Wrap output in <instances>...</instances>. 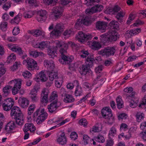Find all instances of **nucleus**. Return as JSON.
<instances>
[{
    "mask_svg": "<svg viewBox=\"0 0 146 146\" xmlns=\"http://www.w3.org/2000/svg\"><path fill=\"white\" fill-rule=\"evenodd\" d=\"M11 115L12 118L15 120L17 124L19 125H23L24 123L23 115L19 108L14 107L11 110Z\"/></svg>",
    "mask_w": 146,
    "mask_h": 146,
    "instance_id": "nucleus-1",
    "label": "nucleus"
},
{
    "mask_svg": "<svg viewBox=\"0 0 146 146\" xmlns=\"http://www.w3.org/2000/svg\"><path fill=\"white\" fill-rule=\"evenodd\" d=\"M100 0H85L86 2L85 4L88 6L95 5L90 9H87L86 12V13L89 14H93L97 12H100L103 9L102 5L95 4L96 2L98 3Z\"/></svg>",
    "mask_w": 146,
    "mask_h": 146,
    "instance_id": "nucleus-2",
    "label": "nucleus"
},
{
    "mask_svg": "<svg viewBox=\"0 0 146 146\" xmlns=\"http://www.w3.org/2000/svg\"><path fill=\"white\" fill-rule=\"evenodd\" d=\"M68 47L66 48L62 47L60 48V52L61 54V58L59 59V62L63 64H69L73 60L72 56H69L67 55V49Z\"/></svg>",
    "mask_w": 146,
    "mask_h": 146,
    "instance_id": "nucleus-3",
    "label": "nucleus"
},
{
    "mask_svg": "<svg viewBox=\"0 0 146 146\" xmlns=\"http://www.w3.org/2000/svg\"><path fill=\"white\" fill-rule=\"evenodd\" d=\"M103 117L107 119L108 124L111 125L114 121L111 109L109 107H106L102 109L101 111Z\"/></svg>",
    "mask_w": 146,
    "mask_h": 146,
    "instance_id": "nucleus-4",
    "label": "nucleus"
},
{
    "mask_svg": "<svg viewBox=\"0 0 146 146\" xmlns=\"http://www.w3.org/2000/svg\"><path fill=\"white\" fill-rule=\"evenodd\" d=\"M39 114L36 119V122L38 124H41L46 119L47 117V113L44 112V109H39L34 113L33 117H35Z\"/></svg>",
    "mask_w": 146,
    "mask_h": 146,
    "instance_id": "nucleus-5",
    "label": "nucleus"
},
{
    "mask_svg": "<svg viewBox=\"0 0 146 146\" xmlns=\"http://www.w3.org/2000/svg\"><path fill=\"white\" fill-rule=\"evenodd\" d=\"M116 51L114 46L105 47L98 52V54L101 56L107 58L114 55Z\"/></svg>",
    "mask_w": 146,
    "mask_h": 146,
    "instance_id": "nucleus-6",
    "label": "nucleus"
},
{
    "mask_svg": "<svg viewBox=\"0 0 146 146\" xmlns=\"http://www.w3.org/2000/svg\"><path fill=\"white\" fill-rule=\"evenodd\" d=\"M119 36L118 33L116 32L113 35H110L109 36H106L105 34H104L100 36V40L103 43L115 41L119 38Z\"/></svg>",
    "mask_w": 146,
    "mask_h": 146,
    "instance_id": "nucleus-7",
    "label": "nucleus"
},
{
    "mask_svg": "<svg viewBox=\"0 0 146 146\" xmlns=\"http://www.w3.org/2000/svg\"><path fill=\"white\" fill-rule=\"evenodd\" d=\"M27 63V66L28 69L30 70L34 69H38L37 64L34 60L29 58H27L26 59L24 60L23 62V64Z\"/></svg>",
    "mask_w": 146,
    "mask_h": 146,
    "instance_id": "nucleus-8",
    "label": "nucleus"
},
{
    "mask_svg": "<svg viewBox=\"0 0 146 146\" xmlns=\"http://www.w3.org/2000/svg\"><path fill=\"white\" fill-rule=\"evenodd\" d=\"M13 100L12 98H8L3 102L2 107L3 110L8 111L11 110L14 105Z\"/></svg>",
    "mask_w": 146,
    "mask_h": 146,
    "instance_id": "nucleus-9",
    "label": "nucleus"
},
{
    "mask_svg": "<svg viewBox=\"0 0 146 146\" xmlns=\"http://www.w3.org/2000/svg\"><path fill=\"white\" fill-rule=\"evenodd\" d=\"M92 38L90 35L85 34L82 31H79L76 36V38L81 42H83L86 40L90 39Z\"/></svg>",
    "mask_w": 146,
    "mask_h": 146,
    "instance_id": "nucleus-10",
    "label": "nucleus"
},
{
    "mask_svg": "<svg viewBox=\"0 0 146 146\" xmlns=\"http://www.w3.org/2000/svg\"><path fill=\"white\" fill-rule=\"evenodd\" d=\"M64 30V26L62 24L60 23L58 24L55 26L54 30L50 33L51 36H60L61 33Z\"/></svg>",
    "mask_w": 146,
    "mask_h": 146,
    "instance_id": "nucleus-11",
    "label": "nucleus"
},
{
    "mask_svg": "<svg viewBox=\"0 0 146 146\" xmlns=\"http://www.w3.org/2000/svg\"><path fill=\"white\" fill-rule=\"evenodd\" d=\"M61 105V103L58 101H53L48 106L49 111L51 113H55L56 110Z\"/></svg>",
    "mask_w": 146,
    "mask_h": 146,
    "instance_id": "nucleus-12",
    "label": "nucleus"
},
{
    "mask_svg": "<svg viewBox=\"0 0 146 146\" xmlns=\"http://www.w3.org/2000/svg\"><path fill=\"white\" fill-rule=\"evenodd\" d=\"M90 68L87 65H82L79 67V71L82 75H85L88 74L89 75L92 74V72Z\"/></svg>",
    "mask_w": 146,
    "mask_h": 146,
    "instance_id": "nucleus-13",
    "label": "nucleus"
},
{
    "mask_svg": "<svg viewBox=\"0 0 146 146\" xmlns=\"http://www.w3.org/2000/svg\"><path fill=\"white\" fill-rule=\"evenodd\" d=\"M11 50L13 51L17 52L23 59H24L27 57V54L24 52L21 48L20 47L13 46L11 48Z\"/></svg>",
    "mask_w": 146,
    "mask_h": 146,
    "instance_id": "nucleus-14",
    "label": "nucleus"
},
{
    "mask_svg": "<svg viewBox=\"0 0 146 146\" xmlns=\"http://www.w3.org/2000/svg\"><path fill=\"white\" fill-rule=\"evenodd\" d=\"M52 10L55 19H57L60 17L62 11V7L59 6L54 7Z\"/></svg>",
    "mask_w": 146,
    "mask_h": 146,
    "instance_id": "nucleus-15",
    "label": "nucleus"
},
{
    "mask_svg": "<svg viewBox=\"0 0 146 146\" xmlns=\"http://www.w3.org/2000/svg\"><path fill=\"white\" fill-rule=\"evenodd\" d=\"M49 92L46 89H44L42 91L40 98V102L42 103H46L48 102V96Z\"/></svg>",
    "mask_w": 146,
    "mask_h": 146,
    "instance_id": "nucleus-16",
    "label": "nucleus"
},
{
    "mask_svg": "<svg viewBox=\"0 0 146 146\" xmlns=\"http://www.w3.org/2000/svg\"><path fill=\"white\" fill-rule=\"evenodd\" d=\"M96 19V17H93L90 16L84 17L82 19L83 24L86 25H90Z\"/></svg>",
    "mask_w": 146,
    "mask_h": 146,
    "instance_id": "nucleus-17",
    "label": "nucleus"
},
{
    "mask_svg": "<svg viewBox=\"0 0 146 146\" xmlns=\"http://www.w3.org/2000/svg\"><path fill=\"white\" fill-rule=\"evenodd\" d=\"M47 12L45 10H40L38 12L37 20L38 22L44 21L47 17Z\"/></svg>",
    "mask_w": 146,
    "mask_h": 146,
    "instance_id": "nucleus-18",
    "label": "nucleus"
},
{
    "mask_svg": "<svg viewBox=\"0 0 146 146\" xmlns=\"http://www.w3.org/2000/svg\"><path fill=\"white\" fill-rule=\"evenodd\" d=\"M108 24L104 22L98 21L96 24V28L102 32H105Z\"/></svg>",
    "mask_w": 146,
    "mask_h": 146,
    "instance_id": "nucleus-19",
    "label": "nucleus"
},
{
    "mask_svg": "<svg viewBox=\"0 0 146 146\" xmlns=\"http://www.w3.org/2000/svg\"><path fill=\"white\" fill-rule=\"evenodd\" d=\"M37 92L36 89L35 88L31 91L29 94L30 98L32 101L33 102H36L39 100V98L37 96Z\"/></svg>",
    "mask_w": 146,
    "mask_h": 146,
    "instance_id": "nucleus-20",
    "label": "nucleus"
},
{
    "mask_svg": "<svg viewBox=\"0 0 146 146\" xmlns=\"http://www.w3.org/2000/svg\"><path fill=\"white\" fill-rule=\"evenodd\" d=\"M18 82L15 83L14 87L12 90V92L13 94L15 95L19 91V90L21 88V85L23 80L22 79H19L17 80Z\"/></svg>",
    "mask_w": 146,
    "mask_h": 146,
    "instance_id": "nucleus-21",
    "label": "nucleus"
},
{
    "mask_svg": "<svg viewBox=\"0 0 146 146\" xmlns=\"http://www.w3.org/2000/svg\"><path fill=\"white\" fill-rule=\"evenodd\" d=\"M36 130V127L32 123H26L23 130L24 132H27L28 131H30L31 132L34 133Z\"/></svg>",
    "mask_w": 146,
    "mask_h": 146,
    "instance_id": "nucleus-22",
    "label": "nucleus"
},
{
    "mask_svg": "<svg viewBox=\"0 0 146 146\" xmlns=\"http://www.w3.org/2000/svg\"><path fill=\"white\" fill-rule=\"evenodd\" d=\"M44 63L45 67L47 68L49 71H51L53 70L55 68V64H54L53 61L45 60Z\"/></svg>",
    "mask_w": 146,
    "mask_h": 146,
    "instance_id": "nucleus-23",
    "label": "nucleus"
},
{
    "mask_svg": "<svg viewBox=\"0 0 146 146\" xmlns=\"http://www.w3.org/2000/svg\"><path fill=\"white\" fill-rule=\"evenodd\" d=\"M15 123L14 121H10L5 126L4 130L6 132H9L15 128Z\"/></svg>",
    "mask_w": 146,
    "mask_h": 146,
    "instance_id": "nucleus-24",
    "label": "nucleus"
},
{
    "mask_svg": "<svg viewBox=\"0 0 146 146\" xmlns=\"http://www.w3.org/2000/svg\"><path fill=\"white\" fill-rule=\"evenodd\" d=\"M57 140L58 142L60 144L64 145L66 144L67 142V139L65 136L64 133H62Z\"/></svg>",
    "mask_w": 146,
    "mask_h": 146,
    "instance_id": "nucleus-25",
    "label": "nucleus"
},
{
    "mask_svg": "<svg viewBox=\"0 0 146 146\" xmlns=\"http://www.w3.org/2000/svg\"><path fill=\"white\" fill-rule=\"evenodd\" d=\"M133 90V89L132 87H129V88H127L124 89V91L127 93H131L130 95L129 94H127L126 96H127V98L129 99L130 98H133L135 96V92H132Z\"/></svg>",
    "mask_w": 146,
    "mask_h": 146,
    "instance_id": "nucleus-26",
    "label": "nucleus"
},
{
    "mask_svg": "<svg viewBox=\"0 0 146 146\" xmlns=\"http://www.w3.org/2000/svg\"><path fill=\"white\" fill-rule=\"evenodd\" d=\"M18 102L21 106L23 108L27 107L29 104V101L25 98H19Z\"/></svg>",
    "mask_w": 146,
    "mask_h": 146,
    "instance_id": "nucleus-27",
    "label": "nucleus"
},
{
    "mask_svg": "<svg viewBox=\"0 0 146 146\" xmlns=\"http://www.w3.org/2000/svg\"><path fill=\"white\" fill-rule=\"evenodd\" d=\"M56 50V47H52L48 49V54L49 55L50 58H54V57L57 56Z\"/></svg>",
    "mask_w": 146,
    "mask_h": 146,
    "instance_id": "nucleus-28",
    "label": "nucleus"
},
{
    "mask_svg": "<svg viewBox=\"0 0 146 146\" xmlns=\"http://www.w3.org/2000/svg\"><path fill=\"white\" fill-rule=\"evenodd\" d=\"M75 100L74 98L72 95L65 93L64 94V101L66 103H69L72 102Z\"/></svg>",
    "mask_w": 146,
    "mask_h": 146,
    "instance_id": "nucleus-29",
    "label": "nucleus"
},
{
    "mask_svg": "<svg viewBox=\"0 0 146 146\" xmlns=\"http://www.w3.org/2000/svg\"><path fill=\"white\" fill-rule=\"evenodd\" d=\"M90 44L93 47V49L95 50H98L102 47L101 44L99 42L95 41L93 40L92 42L91 41Z\"/></svg>",
    "mask_w": 146,
    "mask_h": 146,
    "instance_id": "nucleus-30",
    "label": "nucleus"
},
{
    "mask_svg": "<svg viewBox=\"0 0 146 146\" xmlns=\"http://www.w3.org/2000/svg\"><path fill=\"white\" fill-rule=\"evenodd\" d=\"M37 78L36 79V80L37 82H39L40 81L42 82H45L47 80L45 74L44 72H40L37 75Z\"/></svg>",
    "mask_w": 146,
    "mask_h": 146,
    "instance_id": "nucleus-31",
    "label": "nucleus"
},
{
    "mask_svg": "<svg viewBox=\"0 0 146 146\" xmlns=\"http://www.w3.org/2000/svg\"><path fill=\"white\" fill-rule=\"evenodd\" d=\"M48 43L46 41H43L39 44H36L35 46V47L39 48H44L47 47L48 46Z\"/></svg>",
    "mask_w": 146,
    "mask_h": 146,
    "instance_id": "nucleus-32",
    "label": "nucleus"
},
{
    "mask_svg": "<svg viewBox=\"0 0 146 146\" xmlns=\"http://www.w3.org/2000/svg\"><path fill=\"white\" fill-rule=\"evenodd\" d=\"M125 15V13L123 11H120L119 12L117 13L116 17L119 22L120 23L122 22V18L124 17Z\"/></svg>",
    "mask_w": 146,
    "mask_h": 146,
    "instance_id": "nucleus-33",
    "label": "nucleus"
},
{
    "mask_svg": "<svg viewBox=\"0 0 146 146\" xmlns=\"http://www.w3.org/2000/svg\"><path fill=\"white\" fill-rule=\"evenodd\" d=\"M58 74L57 72H51L49 73L48 77L50 80L52 81L54 79H58Z\"/></svg>",
    "mask_w": 146,
    "mask_h": 146,
    "instance_id": "nucleus-34",
    "label": "nucleus"
},
{
    "mask_svg": "<svg viewBox=\"0 0 146 146\" xmlns=\"http://www.w3.org/2000/svg\"><path fill=\"white\" fill-rule=\"evenodd\" d=\"M117 105L118 109H120L123 107V101L122 99L118 96L116 99Z\"/></svg>",
    "mask_w": 146,
    "mask_h": 146,
    "instance_id": "nucleus-35",
    "label": "nucleus"
},
{
    "mask_svg": "<svg viewBox=\"0 0 146 146\" xmlns=\"http://www.w3.org/2000/svg\"><path fill=\"white\" fill-rule=\"evenodd\" d=\"M12 88V87L10 86H7L4 87L3 88V95L5 96H7L9 93L10 89Z\"/></svg>",
    "mask_w": 146,
    "mask_h": 146,
    "instance_id": "nucleus-36",
    "label": "nucleus"
},
{
    "mask_svg": "<svg viewBox=\"0 0 146 146\" xmlns=\"http://www.w3.org/2000/svg\"><path fill=\"white\" fill-rule=\"evenodd\" d=\"M111 29H117L119 28L118 23L115 21H112L109 24Z\"/></svg>",
    "mask_w": 146,
    "mask_h": 146,
    "instance_id": "nucleus-37",
    "label": "nucleus"
},
{
    "mask_svg": "<svg viewBox=\"0 0 146 146\" xmlns=\"http://www.w3.org/2000/svg\"><path fill=\"white\" fill-rule=\"evenodd\" d=\"M94 139L96 141L100 143H103L105 141L104 137L100 135H99L97 137H94Z\"/></svg>",
    "mask_w": 146,
    "mask_h": 146,
    "instance_id": "nucleus-38",
    "label": "nucleus"
},
{
    "mask_svg": "<svg viewBox=\"0 0 146 146\" xmlns=\"http://www.w3.org/2000/svg\"><path fill=\"white\" fill-rule=\"evenodd\" d=\"M116 130L114 126L112 127L109 131L108 134L109 138H111L114 136V135L116 134Z\"/></svg>",
    "mask_w": 146,
    "mask_h": 146,
    "instance_id": "nucleus-39",
    "label": "nucleus"
},
{
    "mask_svg": "<svg viewBox=\"0 0 146 146\" xmlns=\"http://www.w3.org/2000/svg\"><path fill=\"white\" fill-rule=\"evenodd\" d=\"M94 58L91 56H88L86 59V64L89 67H92L93 65Z\"/></svg>",
    "mask_w": 146,
    "mask_h": 146,
    "instance_id": "nucleus-40",
    "label": "nucleus"
},
{
    "mask_svg": "<svg viewBox=\"0 0 146 146\" xmlns=\"http://www.w3.org/2000/svg\"><path fill=\"white\" fill-rule=\"evenodd\" d=\"M136 131V128L135 127H131L128 132L129 135H126L125 136V137L126 139H129L131 137V133H135Z\"/></svg>",
    "mask_w": 146,
    "mask_h": 146,
    "instance_id": "nucleus-41",
    "label": "nucleus"
},
{
    "mask_svg": "<svg viewBox=\"0 0 146 146\" xmlns=\"http://www.w3.org/2000/svg\"><path fill=\"white\" fill-rule=\"evenodd\" d=\"M56 46L55 47H56V49L58 47H61V48L62 47H64L66 48L68 47V44L64 42H60L58 41L56 43Z\"/></svg>",
    "mask_w": 146,
    "mask_h": 146,
    "instance_id": "nucleus-42",
    "label": "nucleus"
},
{
    "mask_svg": "<svg viewBox=\"0 0 146 146\" xmlns=\"http://www.w3.org/2000/svg\"><path fill=\"white\" fill-rule=\"evenodd\" d=\"M136 115L137 117V120L138 122H140L144 118V115L143 113L140 112H137Z\"/></svg>",
    "mask_w": 146,
    "mask_h": 146,
    "instance_id": "nucleus-43",
    "label": "nucleus"
},
{
    "mask_svg": "<svg viewBox=\"0 0 146 146\" xmlns=\"http://www.w3.org/2000/svg\"><path fill=\"white\" fill-rule=\"evenodd\" d=\"M8 23L5 22H2L0 25L1 30L3 31H6L7 30Z\"/></svg>",
    "mask_w": 146,
    "mask_h": 146,
    "instance_id": "nucleus-44",
    "label": "nucleus"
},
{
    "mask_svg": "<svg viewBox=\"0 0 146 146\" xmlns=\"http://www.w3.org/2000/svg\"><path fill=\"white\" fill-rule=\"evenodd\" d=\"M73 31L72 29H68L66 30L63 34V35L65 37L64 38H68L69 37Z\"/></svg>",
    "mask_w": 146,
    "mask_h": 146,
    "instance_id": "nucleus-45",
    "label": "nucleus"
},
{
    "mask_svg": "<svg viewBox=\"0 0 146 146\" xmlns=\"http://www.w3.org/2000/svg\"><path fill=\"white\" fill-rule=\"evenodd\" d=\"M63 81V80L62 78H58L57 80H56L55 81L56 86L58 88H60L62 85Z\"/></svg>",
    "mask_w": 146,
    "mask_h": 146,
    "instance_id": "nucleus-46",
    "label": "nucleus"
},
{
    "mask_svg": "<svg viewBox=\"0 0 146 146\" xmlns=\"http://www.w3.org/2000/svg\"><path fill=\"white\" fill-rule=\"evenodd\" d=\"M82 92V88L79 86H77L75 92L76 96H77L81 95Z\"/></svg>",
    "mask_w": 146,
    "mask_h": 146,
    "instance_id": "nucleus-47",
    "label": "nucleus"
},
{
    "mask_svg": "<svg viewBox=\"0 0 146 146\" xmlns=\"http://www.w3.org/2000/svg\"><path fill=\"white\" fill-rule=\"evenodd\" d=\"M57 94H56V92H53L52 93V95L50 96L49 100L50 102L54 100V101H57Z\"/></svg>",
    "mask_w": 146,
    "mask_h": 146,
    "instance_id": "nucleus-48",
    "label": "nucleus"
},
{
    "mask_svg": "<svg viewBox=\"0 0 146 146\" xmlns=\"http://www.w3.org/2000/svg\"><path fill=\"white\" fill-rule=\"evenodd\" d=\"M21 64L20 62H16L14 64L13 66L11 67V69L13 71L17 69L20 67Z\"/></svg>",
    "mask_w": 146,
    "mask_h": 146,
    "instance_id": "nucleus-49",
    "label": "nucleus"
},
{
    "mask_svg": "<svg viewBox=\"0 0 146 146\" xmlns=\"http://www.w3.org/2000/svg\"><path fill=\"white\" fill-rule=\"evenodd\" d=\"M35 108V106L34 104L30 105L28 108V114L29 115H31L33 113L34 110Z\"/></svg>",
    "mask_w": 146,
    "mask_h": 146,
    "instance_id": "nucleus-50",
    "label": "nucleus"
},
{
    "mask_svg": "<svg viewBox=\"0 0 146 146\" xmlns=\"http://www.w3.org/2000/svg\"><path fill=\"white\" fill-rule=\"evenodd\" d=\"M84 25L82 19H78L75 25V27L77 28L80 26H82Z\"/></svg>",
    "mask_w": 146,
    "mask_h": 146,
    "instance_id": "nucleus-51",
    "label": "nucleus"
},
{
    "mask_svg": "<svg viewBox=\"0 0 146 146\" xmlns=\"http://www.w3.org/2000/svg\"><path fill=\"white\" fill-rule=\"evenodd\" d=\"M83 139L85 145H86L88 143H89L90 141L91 140L89 136L86 135H83Z\"/></svg>",
    "mask_w": 146,
    "mask_h": 146,
    "instance_id": "nucleus-52",
    "label": "nucleus"
},
{
    "mask_svg": "<svg viewBox=\"0 0 146 146\" xmlns=\"http://www.w3.org/2000/svg\"><path fill=\"white\" fill-rule=\"evenodd\" d=\"M20 17L19 15H17L15 17L14 19L11 20V23H16V24H18L20 21Z\"/></svg>",
    "mask_w": 146,
    "mask_h": 146,
    "instance_id": "nucleus-53",
    "label": "nucleus"
},
{
    "mask_svg": "<svg viewBox=\"0 0 146 146\" xmlns=\"http://www.w3.org/2000/svg\"><path fill=\"white\" fill-rule=\"evenodd\" d=\"M120 9L121 8L118 5H115L112 9V11L113 12L112 13L114 14H116L120 10Z\"/></svg>",
    "mask_w": 146,
    "mask_h": 146,
    "instance_id": "nucleus-54",
    "label": "nucleus"
},
{
    "mask_svg": "<svg viewBox=\"0 0 146 146\" xmlns=\"http://www.w3.org/2000/svg\"><path fill=\"white\" fill-rule=\"evenodd\" d=\"M22 75L25 78H29L30 79L32 76L31 73L28 71H26L23 72Z\"/></svg>",
    "mask_w": 146,
    "mask_h": 146,
    "instance_id": "nucleus-55",
    "label": "nucleus"
},
{
    "mask_svg": "<svg viewBox=\"0 0 146 146\" xmlns=\"http://www.w3.org/2000/svg\"><path fill=\"white\" fill-rule=\"evenodd\" d=\"M16 56L13 53L11 54L8 57L7 60L10 62L13 60H15L16 59Z\"/></svg>",
    "mask_w": 146,
    "mask_h": 146,
    "instance_id": "nucleus-56",
    "label": "nucleus"
},
{
    "mask_svg": "<svg viewBox=\"0 0 146 146\" xmlns=\"http://www.w3.org/2000/svg\"><path fill=\"white\" fill-rule=\"evenodd\" d=\"M11 7V3L10 2L5 3L3 6V8L6 11H7Z\"/></svg>",
    "mask_w": 146,
    "mask_h": 146,
    "instance_id": "nucleus-57",
    "label": "nucleus"
},
{
    "mask_svg": "<svg viewBox=\"0 0 146 146\" xmlns=\"http://www.w3.org/2000/svg\"><path fill=\"white\" fill-rule=\"evenodd\" d=\"M27 1H28L29 6H34L36 7L37 5H36V0H27Z\"/></svg>",
    "mask_w": 146,
    "mask_h": 146,
    "instance_id": "nucleus-58",
    "label": "nucleus"
},
{
    "mask_svg": "<svg viewBox=\"0 0 146 146\" xmlns=\"http://www.w3.org/2000/svg\"><path fill=\"white\" fill-rule=\"evenodd\" d=\"M106 146H112L113 144V140L112 137L109 138V139L106 141Z\"/></svg>",
    "mask_w": 146,
    "mask_h": 146,
    "instance_id": "nucleus-59",
    "label": "nucleus"
},
{
    "mask_svg": "<svg viewBox=\"0 0 146 146\" xmlns=\"http://www.w3.org/2000/svg\"><path fill=\"white\" fill-rule=\"evenodd\" d=\"M141 31V29L140 28H137L131 30L129 32V34L132 33L133 34L136 35L140 33Z\"/></svg>",
    "mask_w": 146,
    "mask_h": 146,
    "instance_id": "nucleus-60",
    "label": "nucleus"
},
{
    "mask_svg": "<svg viewBox=\"0 0 146 146\" xmlns=\"http://www.w3.org/2000/svg\"><path fill=\"white\" fill-rule=\"evenodd\" d=\"M127 115L125 113H121L119 114L118 115V119L119 120H120V119H125L127 118Z\"/></svg>",
    "mask_w": 146,
    "mask_h": 146,
    "instance_id": "nucleus-61",
    "label": "nucleus"
},
{
    "mask_svg": "<svg viewBox=\"0 0 146 146\" xmlns=\"http://www.w3.org/2000/svg\"><path fill=\"white\" fill-rule=\"evenodd\" d=\"M140 135L143 141H146V130H143L140 133Z\"/></svg>",
    "mask_w": 146,
    "mask_h": 146,
    "instance_id": "nucleus-62",
    "label": "nucleus"
},
{
    "mask_svg": "<svg viewBox=\"0 0 146 146\" xmlns=\"http://www.w3.org/2000/svg\"><path fill=\"white\" fill-rule=\"evenodd\" d=\"M70 137V138L74 140L77 139L78 137L77 134L75 132H72L71 133Z\"/></svg>",
    "mask_w": 146,
    "mask_h": 146,
    "instance_id": "nucleus-63",
    "label": "nucleus"
},
{
    "mask_svg": "<svg viewBox=\"0 0 146 146\" xmlns=\"http://www.w3.org/2000/svg\"><path fill=\"white\" fill-rule=\"evenodd\" d=\"M79 124L81 125H83L84 126H86L87 124V121L85 119H82L79 121Z\"/></svg>",
    "mask_w": 146,
    "mask_h": 146,
    "instance_id": "nucleus-64",
    "label": "nucleus"
}]
</instances>
